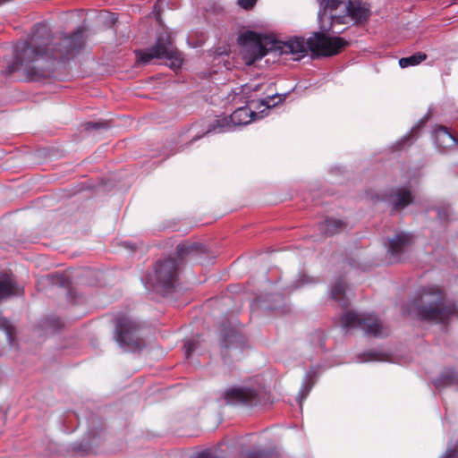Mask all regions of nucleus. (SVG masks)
<instances>
[{
	"label": "nucleus",
	"instance_id": "1",
	"mask_svg": "<svg viewBox=\"0 0 458 458\" xmlns=\"http://www.w3.org/2000/svg\"><path fill=\"white\" fill-rule=\"evenodd\" d=\"M84 43L83 29L79 27L72 34L58 38L55 42V47L50 49L48 27L37 24L30 38L15 46L14 61L7 67V72L12 74L19 72L27 77L41 76L47 68L48 59L75 55L83 47Z\"/></svg>",
	"mask_w": 458,
	"mask_h": 458
},
{
	"label": "nucleus",
	"instance_id": "2",
	"mask_svg": "<svg viewBox=\"0 0 458 458\" xmlns=\"http://www.w3.org/2000/svg\"><path fill=\"white\" fill-rule=\"evenodd\" d=\"M238 41L242 47V58L248 65L253 64L269 52L292 55L293 60H300L307 55V47L317 55L332 56L338 54L348 44L342 38L330 37L322 32L314 33L306 43L303 38H293L287 41H281L252 31L241 35Z\"/></svg>",
	"mask_w": 458,
	"mask_h": 458
},
{
	"label": "nucleus",
	"instance_id": "3",
	"mask_svg": "<svg viewBox=\"0 0 458 458\" xmlns=\"http://www.w3.org/2000/svg\"><path fill=\"white\" fill-rule=\"evenodd\" d=\"M417 306L420 318L433 322H445L454 312L437 286L424 289Z\"/></svg>",
	"mask_w": 458,
	"mask_h": 458
},
{
	"label": "nucleus",
	"instance_id": "4",
	"mask_svg": "<svg viewBox=\"0 0 458 458\" xmlns=\"http://www.w3.org/2000/svg\"><path fill=\"white\" fill-rule=\"evenodd\" d=\"M137 61L143 64H149L153 59L165 60V64L176 70L182 66V58L180 52L174 47L173 40L167 32L157 36L156 44L144 50L135 51Z\"/></svg>",
	"mask_w": 458,
	"mask_h": 458
},
{
	"label": "nucleus",
	"instance_id": "5",
	"mask_svg": "<svg viewBox=\"0 0 458 458\" xmlns=\"http://www.w3.org/2000/svg\"><path fill=\"white\" fill-rule=\"evenodd\" d=\"M341 325L347 331L361 329L365 335L369 336L383 337L388 334V329L373 313L346 311L341 317Z\"/></svg>",
	"mask_w": 458,
	"mask_h": 458
},
{
	"label": "nucleus",
	"instance_id": "6",
	"mask_svg": "<svg viewBox=\"0 0 458 458\" xmlns=\"http://www.w3.org/2000/svg\"><path fill=\"white\" fill-rule=\"evenodd\" d=\"M179 262L174 258L159 260L148 274L147 283L153 288L170 292L175 284L178 276Z\"/></svg>",
	"mask_w": 458,
	"mask_h": 458
},
{
	"label": "nucleus",
	"instance_id": "7",
	"mask_svg": "<svg viewBox=\"0 0 458 458\" xmlns=\"http://www.w3.org/2000/svg\"><path fill=\"white\" fill-rule=\"evenodd\" d=\"M259 114L251 110V107L242 106L237 108L229 117L216 119L212 128L207 131L209 132H224L232 130L236 125H246L259 117Z\"/></svg>",
	"mask_w": 458,
	"mask_h": 458
},
{
	"label": "nucleus",
	"instance_id": "8",
	"mask_svg": "<svg viewBox=\"0 0 458 458\" xmlns=\"http://www.w3.org/2000/svg\"><path fill=\"white\" fill-rule=\"evenodd\" d=\"M139 328V325L131 318H119L116 322L114 336L117 344L127 349L140 347Z\"/></svg>",
	"mask_w": 458,
	"mask_h": 458
},
{
	"label": "nucleus",
	"instance_id": "9",
	"mask_svg": "<svg viewBox=\"0 0 458 458\" xmlns=\"http://www.w3.org/2000/svg\"><path fill=\"white\" fill-rule=\"evenodd\" d=\"M221 354L225 360L239 354L244 347L242 335L233 327H225L220 334Z\"/></svg>",
	"mask_w": 458,
	"mask_h": 458
},
{
	"label": "nucleus",
	"instance_id": "10",
	"mask_svg": "<svg viewBox=\"0 0 458 458\" xmlns=\"http://www.w3.org/2000/svg\"><path fill=\"white\" fill-rule=\"evenodd\" d=\"M412 243V236L407 233H396L388 240L386 259L389 263L403 260Z\"/></svg>",
	"mask_w": 458,
	"mask_h": 458
},
{
	"label": "nucleus",
	"instance_id": "11",
	"mask_svg": "<svg viewBox=\"0 0 458 458\" xmlns=\"http://www.w3.org/2000/svg\"><path fill=\"white\" fill-rule=\"evenodd\" d=\"M225 399L229 404L256 405L260 402L259 392L254 387L237 386L225 392Z\"/></svg>",
	"mask_w": 458,
	"mask_h": 458
},
{
	"label": "nucleus",
	"instance_id": "12",
	"mask_svg": "<svg viewBox=\"0 0 458 458\" xmlns=\"http://www.w3.org/2000/svg\"><path fill=\"white\" fill-rule=\"evenodd\" d=\"M369 14V9L365 3L359 0H350V6H348V10L344 12V14H333L332 22L345 24L348 22V20L359 22L367 20Z\"/></svg>",
	"mask_w": 458,
	"mask_h": 458
},
{
	"label": "nucleus",
	"instance_id": "13",
	"mask_svg": "<svg viewBox=\"0 0 458 458\" xmlns=\"http://www.w3.org/2000/svg\"><path fill=\"white\" fill-rule=\"evenodd\" d=\"M413 197L410 189L400 187L393 190L387 196V202L394 210H401L412 202Z\"/></svg>",
	"mask_w": 458,
	"mask_h": 458
},
{
	"label": "nucleus",
	"instance_id": "14",
	"mask_svg": "<svg viewBox=\"0 0 458 458\" xmlns=\"http://www.w3.org/2000/svg\"><path fill=\"white\" fill-rule=\"evenodd\" d=\"M434 139L437 147L444 151L453 148L457 143V139L444 126L435 130Z\"/></svg>",
	"mask_w": 458,
	"mask_h": 458
},
{
	"label": "nucleus",
	"instance_id": "15",
	"mask_svg": "<svg viewBox=\"0 0 458 458\" xmlns=\"http://www.w3.org/2000/svg\"><path fill=\"white\" fill-rule=\"evenodd\" d=\"M284 98L278 94L267 95L264 98H260L258 101L255 99H251L249 101V104L251 107L259 109L263 107V109L259 113H263L265 110L274 107L277 105L278 102L282 101Z\"/></svg>",
	"mask_w": 458,
	"mask_h": 458
},
{
	"label": "nucleus",
	"instance_id": "16",
	"mask_svg": "<svg viewBox=\"0 0 458 458\" xmlns=\"http://www.w3.org/2000/svg\"><path fill=\"white\" fill-rule=\"evenodd\" d=\"M18 293L19 290L13 277L4 276L0 279V300L17 295Z\"/></svg>",
	"mask_w": 458,
	"mask_h": 458
},
{
	"label": "nucleus",
	"instance_id": "17",
	"mask_svg": "<svg viewBox=\"0 0 458 458\" xmlns=\"http://www.w3.org/2000/svg\"><path fill=\"white\" fill-rule=\"evenodd\" d=\"M457 381V375L454 369H445L440 376L434 380V385L438 389L454 385Z\"/></svg>",
	"mask_w": 458,
	"mask_h": 458
},
{
	"label": "nucleus",
	"instance_id": "18",
	"mask_svg": "<svg viewBox=\"0 0 458 458\" xmlns=\"http://www.w3.org/2000/svg\"><path fill=\"white\" fill-rule=\"evenodd\" d=\"M345 287V282L343 279H338L333 284L331 289V297L344 307L348 305V301L344 299Z\"/></svg>",
	"mask_w": 458,
	"mask_h": 458
},
{
	"label": "nucleus",
	"instance_id": "19",
	"mask_svg": "<svg viewBox=\"0 0 458 458\" xmlns=\"http://www.w3.org/2000/svg\"><path fill=\"white\" fill-rule=\"evenodd\" d=\"M321 230L327 235H332L344 228V224L338 219H326L320 225Z\"/></svg>",
	"mask_w": 458,
	"mask_h": 458
},
{
	"label": "nucleus",
	"instance_id": "20",
	"mask_svg": "<svg viewBox=\"0 0 458 458\" xmlns=\"http://www.w3.org/2000/svg\"><path fill=\"white\" fill-rule=\"evenodd\" d=\"M427 55L424 53L417 52L408 57H403L399 60V65L402 68H407L409 66H414L426 60Z\"/></svg>",
	"mask_w": 458,
	"mask_h": 458
},
{
	"label": "nucleus",
	"instance_id": "21",
	"mask_svg": "<svg viewBox=\"0 0 458 458\" xmlns=\"http://www.w3.org/2000/svg\"><path fill=\"white\" fill-rule=\"evenodd\" d=\"M199 244H191L187 242L180 243L176 247V253L179 257H183L184 255L190 254L194 250H199Z\"/></svg>",
	"mask_w": 458,
	"mask_h": 458
},
{
	"label": "nucleus",
	"instance_id": "22",
	"mask_svg": "<svg viewBox=\"0 0 458 458\" xmlns=\"http://www.w3.org/2000/svg\"><path fill=\"white\" fill-rule=\"evenodd\" d=\"M0 328L5 332L7 339L11 342L14 329L10 322L3 317H0Z\"/></svg>",
	"mask_w": 458,
	"mask_h": 458
},
{
	"label": "nucleus",
	"instance_id": "23",
	"mask_svg": "<svg viewBox=\"0 0 458 458\" xmlns=\"http://www.w3.org/2000/svg\"><path fill=\"white\" fill-rule=\"evenodd\" d=\"M377 360V354L372 352L363 353L358 357V360L360 362H366V361H371V360Z\"/></svg>",
	"mask_w": 458,
	"mask_h": 458
},
{
	"label": "nucleus",
	"instance_id": "24",
	"mask_svg": "<svg viewBox=\"0 0 458 458\" xmlns=\"http://www.w3.org/2000/svg\"><path fill=\"white\" fill-rule=\"evenodd\" d=\"M257 0H237V4L245 10H250L254 7Z\"/></svg>",
	"mask_w": 458,
	"mask_h": 458
},
{
	"label": "nucleus",
	"instance_id": "25",
	"mask_svg": "<svg viewBox=\"0 0 458 458\" xmlns=\"http://www.w3.org/2000/svg\"><path fill=\"white\" fill-rule=\"evenodd\" d=\"M450 214L449 208H439L437 209V216L441 222L445 221Z\"/></svg>",
	"mask_w": 458,
	"mask_h": 458
},
{
	"label": "nucleus",
	"instance_id": "26",
	"mask_svg": "<svg viewBox=\"0 0 458 458\" xmlns=\"http://www.w3.org/2000/svg\"><path fill=\"white\" fill-rule=\"evenodd\" d=\"M194 458H221L216 454V453L211 450H205L199 454H198Z\"/></svg>",
	"mask_w": 458,
	"mask_h": 458
},
{
	"label": "nucleus",
	"instance_id": "27",
	"mask_svg": "<svg viewBox=\"0 0 458 458\" xmlns=\"http://www.w3.org/2000/svg\"><path fill=\"white\" fill-rule=\"evenodd\" d=\"M195 349V344L191 341H187L184 344V351L187 357L191 355V353Z\"/></svg>",
	"mask_w": 458,
	"mask_h": 458
},
{
	"label": "nucleus",
	"instance_id": "28",
	"mask_svg": "<svg viewBox=\"0 0 458 458\" xmlns=\"http://www.w3.org/2000/svg\"><path fill=\"white\" fill-rule=\"evenodd\" d=\"M263 87H264V84L257 83L254 85L247 86L244 90L246 93L250 92V91L258 92V91L261 90Z\"/></svg>",
	"mask_w": 458,
	"mask_h": 458
},
{
	"label": "nucleus",
	"instance_id": "29",
	"mask_svg": "<svg viewBox=\"0 0 458 458\" xmlns=\"http://www.w3.org/2000/svg\"><path fill=\"white\" fill-rule=\"evenodd\" d=\"M247 458H267V454L262 452H251L247 454Z\"/></svg>",
	"mask_w": 458,
	"mask_h": 458
},
{
	"label": "nucleus",
	"instance_id": "30",
	"mask_svg": "<svg viewBox=\"0 0 458 458\" xmlns=\"http://www.w3.org/2000/svg\"><path fill=\"white\" fill-rule=\"evenodd\" d=\"M311 388V386H309L308 384H304L301 390V399L300 400V403H301L302 399L309 394L310 390Z\"/></svg>",
	"mask_w": 458,
	"mask_h": 458
},
{
	"label": "nucleus",
	"instance_id": "31",
	"mask_svg": "<svg viewBox=\"0 0 458 458\" xmlns=\"http://www.w3.org/2000/svg\"><path fill=\"white\" fill-rule=\"evenodd\" d=\"M100 125H101V123H92V122L85 124L87 130L98 129L100 127Z\"/></svg>",
	"mask_w": 458,
	"mask_h": 458
}]
</instances>
